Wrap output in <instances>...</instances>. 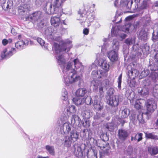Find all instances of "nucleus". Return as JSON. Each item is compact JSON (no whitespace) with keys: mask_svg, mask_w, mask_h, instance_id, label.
Wrapping results in <instances>:
<instances>
[{"mask_svg":"<svg viewBox=\"0 0 158 158\" xmlns=\"http://www.w3.org/2000/svg\"><path fill=\"white\" fill-rule=\"evenodd\" d=\"M51 28H48L45 30V34L48 37L59 42L60 45L54 43L52 49L54 52L57 63L60 65L63 73V81L67 86L80 80L81 76L78 75L77 72L81 74L83 73L84 66L82 65L78 59H74L72 62L69 61L66 63L67 59L64 57V52H68L72 47V42L69 40H62L60 37L53 36L52 32H49Z\"/></svg>","mask_w":158,"mask_h":158,"instance_id":"f257e3e1","label":"nucleus"},{"mask_svg":"<svg viewBox=\"0 0 158 158\" xmlns=\"http://www.w3.org/2000/svg\"><path fill=\"white\" fill-rule=\"evenodd\" d=\"M71 124L69 122H66L61 126L60 128L61 133L62 134H69V136H65L63 139L64 145L69 148L72 143H74L78 139L79 135L76 130H72L71 131Z\"/></svg>","mask_w":158,"mask_h":158,"instance_id":"f03ea898","label":"nucleus"},{"mask_svg":"<svg viewBox=\"0 0 158 158\" xmlns=\"http://www.w3.org/2000/svg\"><path fill=\"white\" fill-rule=\"evenodd\" d=\"M85 6L84 10L80 11L78 12L77 19L80 21V23H81L84 22L87 20L89 22H92L94 19V15L92 13H90L88 9V7Z\"/></svg>","mask_w":158,"mask_h":158,"instance_id":"7ed1b4c3","label":"nucleus"},{"mask_svg":"<svg viewBox=\"0 0 158 158\" xmlns=\"http://www.w3.org/2000/svg\"><path fill=\"white\" fill-rule=\"evenodd\" d=\"M113 44L114 50L108 52L107 56L111 61L114 62L116 61L118 59V51L119 49V43L117 39H114Z\"/></svg>","mask_w":158,"mask_h":158,"instance_id":"20e7f679","label":"nucleus"},{"mask_svg":"<svg viewBox=\"0 0 158 158\" xmlns=\"http://www.w3.org/2000/svg\"><path fill=\"white\" fill-rule=\"evenodd\" d=\"M106 74L102 70H94L92 71L91 74V77L94 79L91 82V84L94 87V90L97 89L99 86L98 85L100 83H102L101 81H98L96 80L97 79H99L106 77Z\"/></svg>","mask_w":158,"mask_h":158,"instance_id":"39448f33","label":"nucleus"},{"mask_svg":"<svg viewBox=\"0 0 158 158\" xmlns=\"http://www.w3.org/2000/svg\"><path fill=\"white\" fill-rule=\"evenodd\" d=\"M43 16L42 12L39 11L30 15L28 17V19L33 23H38L40 22Z\"/></svg>","mask_w":158,"mask_h":158,"instance_id":"423d86ee","label":"nucleus"},{"mask_svg":"<svg viewBox=\"0 0 158 158\" xmlns=\"http://www.w3.org/2000/svg\"><path fill=\"white\" fill-rule=\"evenodd\" d=\"M16 52V49L14 48H12L10 49L5 48L2 52L1 57L3 59H6L10 57Z\"/></svg>","mask_w":158,"mask_h":158,"instance_id":"0eeeda50","label":"nucleus"},{"mask_svg":"<svg viewBox=\"0 0 158 158\" xmlns=\"http://www.w3.org/2000/svg\"><path fill=\"white\" fill-rule=\"evenodd\" d=\"M57 16H55L51 17L50 22L51 25L55 27H57L60 24L61 20L60 18L61 15V12H58Z\"/></svg>","mask_w":158,"mask_h":158,"instance_id":"6e6552de","label":"nucleus"},{"mask_svg":"<svg viewBox=\"0 0 158 158\" xmlns=\"http://www.w3.org/2000/svg\"><path fill=\"white\" fill-rule=\"evenodd\" d=\"M145 105L147 111V114L149 112H153L156 108V104L152 99L148 100L145 102Z\"/></svg>","mask_w":158,"mask_h":158,"instance_id":"1a4fd4ad","label":"nucleus"},{"mask_svg":"<svg viewBox=\"0 0 158 158\" xmlns=\"http://www.w3.org/2000/svg\"><path fill=\"white\" fill-rule=\"evenodd\" d=\"M133 50L135 51H139L141 50L144 55H147L150 52V48L149 46L147 44H145L143 48H139V44L137 43L136 44L134 45L132 47Z\"/></svg>","mask_w":158,"mask_h":158,"instance_id":"9d476101","label":"nucleus"},{"mask_svg":"<svg viewBox=\"0 0 158 158\" xmlns=\"http://www.w3.org/2000/svg\"><path fill=\"white\" fill-rule=\"evenodd\" d=\"M45 13L48 15H52L57 13L58 11L53 6L52 8V5L50 3H47L43 9Z\"/></svg>","mask_w":158,"mask_h":158,"instance_id":"9b49d317","label":"nucleus"},{"mask_svg":"<svg viewBox=\"0 0 158 158\" xmlns=\"http://www.w3.org/2000/svg\"><path fill=\"white\" fill-rule=\"evenodd\" d=\"M130 102L132 105L137 109L141 108L142 104L144 102V101L141 99H136L135 98H132L130 100Z\"/></svg>","mask_w":158,"mask_h":158,"instance_id":"f8f14e48","label":"nucleus"},{"mask_svg":"<svg viewBox=\"0 0 158 158\" xmlns=\"http://www.w3.org/2000/svg\"><path fill=\"white\" fill-rule=\"evenodd\" d=\"M28 42L29 41L27 39L22 40L15 43V46L17 49L21 50L24 48L28 45Z\"/></svg>","mask_w":158,"mask_h":158,"instance_id":"ddd939ff","label":"nucleus"},{"mask_svg":"<svg viewBox=\"0 0 158 158\" xmlns=\"http://www.w3.org/2000/svg\"><path fill=\"white\" fill-rule=\"evenodd\" d=\"M109 81L108 79H105L100 83L98 85L100 96L99 98H101L103 95L104 93L103 91V88L106 87L109 85Z\"/></svg>","mask_w":158,"mask_h":158,"instance_id":"4468645a","label":"nucleus"},{"mask_svg":"<svg viewBox=\"0 0 158 158\" xmlns=\"http://www.w3.org/2000/svg\"><path fill=\"white\" fill-rule=\"evenodd\" d=\"M132 19L131 16H129L126 18L125 24L124 26L121 27L120 30H122L123 31L127 33L129 31V28L131 26V24L129 22Z\"/></svg>","mask_w":158,"mask_h":158,"instance_id":"2eb2a0df","label":"nucleus"},{"mask_svg":"<svg viewBox=\"0 0 158 158\" xmlns=\"http://www.w3.org/2000/svg\"><path fill=\"white\" fill-rule=\"evenodd\" d=\"M101 98L97 95L95 96L94 98V106L96 109L98 110H101L103 108V104L100 102Z\"/></svg>","mask_w":158,"mask_h":158,"instance_id":"dca6fc26","label":"nucleus"},{"mask_svg":"<svg viewBox=\"0 0 158 158\" xmlns=\"http://www.w3.org/2000/svg\"><path fill=\"white\" fill-rule=\"evenodd\" d=\"M98 64L106 72H107L109 71L110 64L106 60L103 59L99 60Z\"/></svg>","mask_w":158,"mask_h":158,"instance_id":"f3484780","label":"nucleus"},{"mask_svg":"<svg viewBox=\"0 0 158 158\" xmlns=\"http://www.w3.org/2000/svg\"><path fill=\"white\" fill-rule=\"evenodd\" d=\"M119 96L115 95L112 97H110L108 101V104L112 106H118L119 102Z\"/></svg>","mask_w":158,"mask_h":158,"instance_id":"a211bd4d","label":"nucleus"},{"mask_svg":"<svg viewBox=\"0 0 158 158\" xmlns=\"http://www.w3.org/2000/svg\"><path fill=\"white\" fill-rule=\"evenodd\" d=\"M128 74L129 78L135 79L136 76L138 75L139 73L137 70L134 69H131L128 72Z\"/></svg>","mask_w":158,"mask_h":158,"instance_id":"6ab92c4d","label":"nucleus"},{"mask_svg":"<svg viewBox=\"0 0 158 158\" xmlns=\"http://www.w3.org/2000/svg\"><path fill=\"white\" fill-rule=\"evenodd\" d=\"M119 138L121 140H124L128 136L127 131L125 130H119L118 131Z\"/></svg>","mask_w":158,"mask_h":158,"instance_id":"aec40b11","label":"nucleus"},{"mask_svg":"<svg viewBox=\"0 0 158 158\" xmlns=\"http://www.w3.org/2000/svg\"><path fill=\"white\" fill-rule=\"evenodd\" d=\"M138 93L141 95L145 97L148 95L149 92L148 88L145 86L143 88L141 87L139 88Z\"/></svg>","mask_w":158,"mask_h":158,"instance_id":"412c9836","label":"nucleus"},{"mask_svg":"<svg viewBox=\"0 0 158 158\" xmlns=\"http://www.w3.org/2000/svg\"><path fill=\"white\" fill-rule=\"evenodd\" d=\"M138 37L141 40H146L148 39L147 32L143 30H141L139 32Z\"/></svg>","mask_w":158,"mask_h":158,"instance_id":"4be33fe9","label":"nucleus"},{"mask_svg":"<svg viewBox=\"0 0 158 158\" xmlns=\"http://www.w3.org/2000/svg\"><path fill=\"white\" fill-rule=\"evenodd\" d=\"M64 2L63 0H55L54 2L53 6L58 12H61V9L59 8Z\"/></svg>","mask_w":158,"mask_h":158,"instance_id":"5701e85b","label":"nucleus"},{"mask_svg":"<svg viewBox=\"0 0 158 158\" xmlns=\"http://www.w3.org/2000/svg\"><path fill=\"white\" fill-rule=\"evenodd\" d=\"M86 92V89L85 88H79L77 90L76 94L78 97H82L84 96Z\"/></svg>","mask_w":158,"mask_h":158,"instance_id":"b1692460","label":"nucleus"},{"mask_svg":"<svg viewBox=\"0 0 158 158\" xmlns=\"http://www.w3.org/2000/svg\"><path fill=\"white\" fill-rule=\"evenodd\" d=\"M128 4L127 0H116L114 2V5L115 7H118L119 6H123Z\"/></svg>","mask_w":158,"mask_h":158,"instance_id":"393cba45","label":"nucleus"},{"mask_svg":"<svg viewBox=\"0 0 158 158\" xmlns=\"http://www.w3.org/2000/svg\"><path fill=\"white\" fill-rule=\"evenodd\" d=\"M73 101L77 106L82 104L84 103V98H80L78 97H75L73 99Z\"/></svg>","mask_w":158,"mask_h":158,"instance_id":"a878e982","label":"nucleus"},{"mask_svg":"<svg viewBox=\"0 0 158 158\" xmlns=\"http://www.w3.org/2000/svg\"><path fill=\"white\" fill-rule=\"evenodd\" d=\"M148 152L152 155H154L158 153V148L156 147L148 148Z\"/></svg>","mask_w":158,"mask_h":158,"instance_id":"bb28decb","label":"nucleus"},{"mask_svg":"<svg viewBox=\"0 0 158 158\" xmlns=\"http://www.w3.org/2000/svg\"><path fill=\"white\" fill-rule=\"evenodd\" d=\"M61 98L63 101H67V103L68 102V104L69 103V101H67L68 99V93L66 89H62Z\"/></svg>","mask_w":158,"mask_h":158,"instance_id":"cd10ccee","label":"nucleus"},{"mask_svg":"<svg viewBox=\"0 0 158 158\" xmlns=\"http://www.w3.org/2000/svg\"><path fill=\"white\" fill-rule=\"evenodd\" d=\"M152 4L150 0H143L140 6L141 9H144L147 8Z\"/></svg>","mask_w":158,"mask_h":158,"instance_id":"c85d7f7f","label":"nucleus"},{"mask_svg":"<svg viewBox=\"0 0 158 158\" xmlns=\"http://www.w3.org/2000/svg\"><path fill=\"white\" fill-rule=\"evenodd\" d=\"M37 42L45 50H48L47 44H45L44 41L41 38L38 37L36 39Z\"/></svg>","mask_w":158,"mask_h":158,"instance_id":"c756f323","label":"nucleus"},{"mask_svg":"<svg viewBox=\"0 0 158 158\" xmlns=\"http://www.w3.org/2000/svg\"><path fill=\"white\" fill-rule=\"evenodd\" d=\"M67 114L69 116L71 114H74L76 111V109L74 105H71L70 106H69L67 109Z\"/></svg>","mask_w":158,"mask_h":158,"instance_id":"7c9ffc66","label":"nucleus"},{"mask_svg":"<svg viewBox=\"0 0 158 158\" xmlns=\"http://www.w3.org/2000/svg\"><path fill=\"white\" fill-rule=\"evenodd\" d=\"M135 37L129 38L126 39L125 43L127 45H131L135 43Z\"/></svg>","mask_w":158,"mask_h":158,"instance_id":"2f4dec72","label":"nucleus"},{"mask_svg":"<svg viewBox=\"0 0 158 158\" xmlns=\"http://www.w3.org/2000/svg\"><path fill=\"white\" fill-rule=\"evenodd\" d=\"M81 114L82 117L85 119H88L91 116V114L88 110H83L81 112Z\"/></svg>","mask_w":158,"mask_h":158,"instance_id":"473e14b6","label":"nucleus"},{"mask_svg":"<svg viewBox=\"0 0 158 158\" xmlns=\"http://www.w3.org/2000/svg\"><path fill=\"white\" fill-rule=\"evenodd\" d=\"M116 31L114 28H112L111 31V35L112 36H116L117 37H120L122 39H124L126 36V35L124 34H120L117 35L116 34Z\"/></svg>","mask_w":158,"mask_h":158,"instance_id":"72a5a7b5","label":"nucleus"},{"mask_svg":"<svg viewBox=\"0 0 158 158\" xmlns=\"http://www.w3.org/2000/svg\"><path fill=\"white\" fill-rule=\"evenodd\" d=\"M129 114V110L127 108H125L122 111L121 117L122 118H126L128 117Z\"/></svg>","mask_w":158,"mask_h":158,"instance_id":"f704fd0d","label":"nucleus"},{"mask_svg":"<svg viewBox=\"0 0 158 158\" xmlns=\"http://www.w3.org/2000/svg\"><path fill=\"white\" fill-rule=\"evenodd\" d=\"M145 136L148 139H158V136L154 135L152 133L145 132Z\"/></svg>","mask_w":158,"mask_h":158,"instance_id":"c9c22d12","label":"nucleus"},{"mask_svg":"<svg viewBox=\"0 0 158 158\" xmlns=\"http://www.w3.org/2000/svg\"><path fill=\"white\" fill-rule=\"evenodd\" d=\"M45 148L50 154L52 155H54L55 151L53 147L48 145L46 146Z\"/></svg>","mask_w":158,"mask_h":158,"instance_id":"e433bc0d","label":"nucleus"},{"mask_svg":"<svg viewBox=\"0 0 158 158\" xmlns=\"http://www.w3.org/2000/svg\"><path fill=\"white\" fill-rule=\"evenodd\" d=\"M150 71L149 70L146 69L142 72L140 74V77L143 78L147 76L149 74Z\"/></svg>","mask_w":158,"mask_h":158,"instance_id":"4c0bfd02","label":"nucleus"},{"mask_svg":"<svg viewBox=\"0 0 158 158\" xmlns=\"http://www.w3.org/2000/svg\"><path fill=\"white\" fill-rule=\"evenodd\" d=\"M152 40L155 42L158 40V27L156 31H154L152 34Z\"/></svg>","mask_w":158,"mask_h":158,"instance_id":"58836bf2","label":"nucleus"},{"mask_svg":"<svg viewBox=\"0 0 158 158\" xmlns=\"http://www.w3.org/2000/svg\"><path fill=\"white\" fill-rule=\"evenodd\" d=\"M13 41L12 40L11 38H9L8 40L4 39L2 40V44L4 46H6L8 43H11Z\"/></svg>","mask_w":158,"mask_h":158,"instance_id":"ea45409f","label":"nucleus"},{"mask_svg":"<svg viewBox=\"0 0 158 158\" xmlns=\"http://www.w3.org/2000/svg\"><path fill=\"white\" fill-rule=\"evenodd\" d=\"M84 98V103L88 105H90L91 103L92 98L90 96H87L85 98Z\"/></svg>","mask_w":158,"mask_h":158,"instance_id":"a19ab883","label":"nucleus"},{"mask_svg":"<svg viewBox=\"0 0 158 158\" xmlns=\"http://www.w3.org/2000/svg\"><path fill=\"white\" fill-rule=\"evenodd\" d=\"M157 77V74L155 71H152V72L151 74L150 75V77L153 80H155L156 78Z\"/></svg>","mask_w":158,"mask_h":158,"instance_id":"79ce46f5","label":"nucleus"},{"mask_svg":"<svg viewBox=\"0 0 158 158\" xmlns=\"http://www.w3.org/2000/svg\"><path fill=\"white\" fill-rule=\"evenodd\" d=\"M6 10L10 9L13 6V1L11 0H8L6 3Z\"/></svg>","mask_w":158,"mask_h":158,"instance_id":"37998d69","label":"nucleus"},{"mask_svg":"<svg viewBox=\"0 0 158 158\" xmlns=\"http://www.w3.org/2000/svg\"><path fill=\"white\" fill-rule=\"evenodd\" d=\"M143 22L145 23L146 25L150 21V17L149 15L146 16L143 18Z\"/></svg>","mask_w":158,"mask_h":158,"instance_id":"c03bdc74","label":"nucleus"},{"mask_svg":"<svg viewBox=\"0 0 158 158\" xmlns=\"http://www.w3.org/2000/svg\"><path fill=\"white\" fill-rule=\"evenodd\" d=\"M153 92L154 95L157 94L158 95V85L155 84L153 87Z\"/></svg>","mask_w":158,"mask_h":158,"instance_id":"a18cd8bd","label":"nucleus"},{"mask_svg":"<svg viewBox=\"0 0 158 158\" xmlns=\"http://www.w3.org/2000/svg\"><path fill=\"white\" fill-rule=\"evenodd\" d=\"M128 155H131L133 152V148L131 146H129L126 151Z\"/></svg>","mask_w":158,"mask_h":158,"instance_id":"49530a36","label":"nucleus"},{"mask_svg":"<svg viewBox=\"0 0 158 158\" xmlns=\"http://www.w3.org/2000/svg\"><path fill=\"white\" fill-rule=\"evenodd\" d=\"M122 77V74H121L119 76L118 78V88L119 89H121V80Z\"/></svg>","mask_w":158,"mask_h":158,"instance_id":"de8ad7c7","label":"nucleus"},{"mask_svg":"<svg viewBox=\"0 0 158 158\" xmlns=\"http://www.w3.org/2000/svg\"><path fill=\"white\" fill-rule=\"evenodd\" d=\"M134 80H131L130 82L129 85L131 87L134 88L135 86L136 82Z\"/></svg>","mask_w":158,"mask_h":158,"instance_id":"09e8293b","label":"nucleus"},{"mask_svg":"<svg viewBox=\"0 0 158 158\" xmlns=\"http://www.w3.org/2000/svg\"><path fill=\"white\" fill-rule=\"evenodd\" d=\"M114 90L113 88H111L109 89L108 91V94L110 97L113 94Z\"/></svg>","mask_w":158,"mask_h":158,"instance_id":"8fccbe9b","label":"nucleus"},{"mask_svg":"<svg viewBox=\"0 0 158 158\" xmlns=\"http://www.w3.org/2000/svg\"><path fill=\"white\" fill-rule=\"evenodd\" d=\"M137 140L138 142H139L141 141L142 139V135L143 134L142 133H139L138 134H137Z\"/></svg>","mask_w":158,"mask_h":158,"instance_id":"3c124183","label":"nucleus"},{"mask_svg":"<svg viewBox=\"0 0 158 158\" xmlns=\"http://www.w3.org/2000/svg\"><path fill=\"white\" fill-rule=\"evenodd\" d=\"M77 117V115L75 114L72 115V118L71 119V122L72 123L74 124L75 122V118Z\"/></svg>","mask_w":158,"mask_h":158,"instance_id":"603ef678","label":"nucleus"},{"mask_svg":"<svg viewBox=\"0 0 158 158\" xmlns=\"http://www.w3.org/2000/svg\"><path fill=\"white\" fill-rule=\"evenodd\" d=\"M6 0H4L3 1V2L2 3V8L5 10H6Z\"/></svg>","mask_w":158,"mask_h":158,"instance_id":"864d4df0","label":"nucleus"},{"mask_svg":"<svg viewBox=\"0 0 158 158\" xmlns=\"http://www.w3.org/2000/svg\"><path fill=\"white\" fill-rule=\"evenodd\" d=\"M103 40L104 42V43L103 44V45L102 47V48L104 49L107 48V46L106 45V43L107 41V40L106 39H104Z\"/></svg>","mask_w":158,"mask_h":158,"instance_id":"5fc2aeb1","label":"nucleus"},{"mask_svg":"<svg viewBox=\"0 0 158 158\" xmlns=\"http://www.w3.org/2000/svg\"><path fill=\"white\" fill-rule=\"evenodd\" d=\"M137 135L135 134H133L132 135L131 137V140H137Z\"/></svg>","mask_w":158,"mask_h":158,"instance_id":"6e6d98bb","label":"nucleus"},{"mask_svg":"<svg viewBox=\"0 0 158 158\" xmlns=\"http://www.w3.org/2000/svg\"><path fill=\"white\" fill-rule=\"evenodd\" d=\"M97 153L95 151L93 152V155L89 158H97Z\"/></svg>","mask_w":158,"mask_h":158,"instance_id":"4d7b16f0","label":"nucleus"},{"mask_svg":"<svg viewBox=\"0 0 158 158\" xmlns=\"http://www.w3.org/2000/svg\"><path fill=\"white\" fill-rule=\"evenodd\" d=\"M89 30L88 29L85 28L83 30V33L85 35H87L88 34Z\"/></svg>","mask_w":158,"mask_h":158,"instance_id":"13d9d810","label":"nucleus"},{"mask_svg":"<svg viewBox=\"0 0 158 158\" xmlns=\"http://www.w3.org/2000/svg\"><path fill=\"white\" fill-rule=\"evenodd\" d=\"M67 23H68L66 19L61 20L60 23H61V24H63L64 25H67Z\"/></svg>","mask_w":158,"mask_h":158,"instance_id":"bf43d9fd","label":"nucleus"},{"mask_svg":"<svg viewBox=\"0 0 158 158\" xmlns=\"http://www.w3.org/2000/svg\"><path fill=\"white\" fill-rule=\"evenodd\" d=\"M155 61L158 62V51L157 52L155 56Z\"/></svg>","mask_w":158,"mask_h":158,"instance_id":"052dcab7","label":"nucleus"},{"mask_svg":"<svg viewBox=\"0 0 158 158\" xmlns=\"http://www.w3.org/2000/svg\"><path fill=\"white\" fill-rule=\"evenodd\" d=\"M18 39L19 40H24V39H23V37L22 35H19L18 36Z\"/></svg>","mask_w":158,"mask_h":158,"instance_id":"680f3d73","label":"nucleus"},{"mask_svg":"<svg viewBox=\"0 0 158 158\" xmlns=\"http://www.w3.org/2000/svg\"><path fill=\"white\" fill-rule=\"evenodd\" d=\"M37 158H49V156L43 157L41 156H38Z\"/></svg>","mask_w":158,"mask_h":158,"instance_id":"e2e57ef3","label":"nucleus"},{"mask_svg":"<svg viewBox=\"0 0 158 158\" xmlns=\"http://www.w3.org/2000/svg\"><path fill=\"white\" fill-rule=\"evenodd\" d=\"M94 118L95 119H98V115L96 114V115H95L94 117Z\"/></svg>","mask_w":158,"mask_h":158,"instance_id":"0e129e2a","label":"nucleus"},{"mask_svg":"<svg viewBox=\"0 0 158 158\" xmlns=\"http://www.w3.org/2000/svg\"><path fill=\"white\" fill-rule=\"evenodd\" d=\"M155 6H158V1H156L155 3Z\"/></svg>","mask_w":158,"mask_h":158,"instance_id":"69168bd1","label":"nucleus"},{"mask_svg":"<svg viewBox=\"0 0 158 158\" xmlns=\"http://www.w3.org/2000/svg\"><path fill=\"white\" fill-rule=\"evenodd\" d=\"M118 18V16H115V18H116V19L115 20H113V22H114L116 21V20L117 18Z\"/></svg>","mask_w":158,"mask_h":158,"instance_id":"338daca9","label":"nucleus"},{"mask_svg":"<svg viewBox=\"0 0 158 158\" xmlns=\"http://www.w3.org/2000/svg\"><path fill=\"white\" fill-rule=\"evenodd\" d=\"M156 124L157 125H158V119H157V120L156 121Z\"/></svg>","mask_w":158,"mask_h":158,"instance_id":"774afa93","label":"nucleus"}]
</instances>
